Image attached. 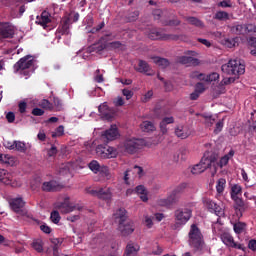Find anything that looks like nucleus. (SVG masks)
Segmentation results:
<instances>
[{"label":"nucleus","instance_id":"f257e3e1","mask_svg":"<svg viewBox=\"0 0 256 256\" xmlns=\"http://www.w3.org/2000/svg\"><path fill=\"white\" fill-rule=\"evenodd\" d=\"M225 156L217 152L212 153L210 156L204 155L200 163L194 165L190 171L192 175H201L207 169H211L212 177H215L217 173H223L225 169Z\"/></svg>","mask_w":256,"mask_h":256},{"label":"nucleus","instance_id":"f03ea898","mask_svg":"<svg viewBox=\"0 0 256 256\" xmlns=\"http://www.w3.org/2000/svg\"><path fill=\"white\" fill-rule=\"evenodd\" d=\"M227 75H232L231 77L226 76L225 84H233L236 80L239 79V76L244 75L245 73V64L240 59H231L227 63L226 68Z\"/></svg>","mask_w":256,"mask_h":256},{"label":"nucleus","instance_id":"7ed1b4c3","mask_svg":"<svg viewBox=\"0 0 256 256\" xmlns=\"http://www.w3.org/2000/svg\"><path fill=\"white\" fill-rule=\"evenodd\" d=\"M114 221L118 223V231L124 236L131 235L135 231L133 222L127 218V211L124 208H120L114 213Z\"/></svg>","mask_w":256,"mask_h":256},{"label":"nucleus","instance_id":"20e7f679","mask_svg":"<svg viewBox=\"0 0 256 256\" xmlns=\"http://www.w3.org/2000/svg\"><path fill=\"white\" fill-rule=\"evenodd\" d=\"M188 243L195 251H202L205 247V241H203V234L197 225L192 224L188 233Z\"/></svg>","mask_w":256,"mask_h":256},{"label":"nucleus","instance_id":"39448f33","mask_svg":"<svg viewBox=\"0 0 256 256\" xmlns=\"http://www.w3.org/2000/svg\"><path fill=\"white\" fill-rule=\"evenodd\" d=\"M145 145L144 139H137V138H128L124 141V143L118 146L119 153H137L139 149H143Z\"/></svg>","mask_w":256,"mask_h":256},{"label":"nucleus","instance_id":"423d86ee","mask_svg":"<svg viewBox=\"0 0 256 256\" xmlns=\"http://www.w3.org/2000/svg\"><path fill=\"white\" fill-rule=\"evenodd\" d=\"M33 63V56L23 57L14 65V71L15 73L23 75L27 79V77L31 75V68L33 67Z\"/></svg>","mask_w":256,"mask_h":256},{"label":"nucleus","instance_id":"0eeeda50","mask_svg":"<svg viewBox=\"0 0 256 256\" xmlns=\"http://www.w3.org/2000/svg\"><path fill=\"white\" fill-rule=\"evenodd\" d=\"M96 154L101 159H115L119 155V148L115 149L111 146L98 145L96 147Z\"/></svg>","mask_w":256,"mask_h":256},{"label":"nucleus","instance_id":"6e6552de","mask_svg":"<svg viewBox=\"0 0 256 256\" xmlns=\"http://www.w3.org/2000/svg\"><path fill=\"white\" fill-rule=\"evenodd\" d=\"M149 39L160 41H179V36L175 34H166L165 32L157 29L150 30L148 34Z\"/></svg>","mask_w":256,"mask_h":256},{"label":"nucleus","instance_id":"1a4fd4ad","mask_svg":"<svg viewBox=\"0 0 256 256\" xmlns=\"http://www.w3.org/2000/svg\"><path fill=\"white\" fill-rule=\"evenodd\" d=\"M203 204L209 211L214 212L217 217H225V206L223 205V201H221V205H217L213 200L204 198Z\"/></svg>","mask_w":256,"mask_h":256},{"label":"nucleus","instance_id":"9d476101","mask_svg":"<svg viewBox=\"0 0 256 256\" xmlns=\"http://www.w3.org/2000/svg\"><path fill=\"white\" fill-rule=\"evenodd\" d=\"M175 219L179 225H185L191 219L193 210L190 208H179L174 212Z\"/></svg>","mask_w":256,"mask_h":256},{"label":"nucleus","instance_id":"9b49d317","mask_svg":"<svg viewBox=\"0 0 256 256\" xmlns=\"http://www.w3.org/2000/svg\"><path fill=\"white\" fill-rule=\"evenodd\" d=\"M10 207L15 211V213H17L21 217H27V218L30 217L29 212L23 209V207H25V201H23V198L21 197L13 198L10 201Z\"/></svg>","mask_w":256,"mask_h":256},{"label":"nucleus","instance_id":"f8f14e48","mask_svg":"<svg viewBox=\"0 0 256 256\" xmlns=\"http://www.w3.org/2000/svg\"><path fill=\"white\" fill-rule=\"evenodd\" d=\"M57 209H59V211H61L62 213H72V211H75L77 209V211H81V209H83V207L79 206V205H75L73 203H71L69 201V197L65 196L63 199V202H58L56 204Z\"/></svg>","mask_w":256,"mask_h":256},{"label":"nucleus","instance_id":"ddd939ff","mask_svg":"<svg viewBox=\"0 0 256 256\" xmlns=\"http://www.w3.org/2000/svg\"><path fill=\"white\" fill-rule=\"evenodd\" d=\"M0 183L11 185V187H21L23 185L20 180H13V174L5 169H0Z\"/></svg>","mask_w":256,"mask_h":256},{"label":"nucleus","instance_id":"4468645a","mask_svg":"<svg viewBox=\"0 0 256 256\" xmlns=\"http://www.w3.org/2000/svg\"><path fill=\"white\" fill-rule=\"evenodd\" d=\"M91 195L94 197H98V199H102L103 201H111L113 199V189L111 188H101L99 190H91Z\"/></svg>","mask_w":256,"mask_h":256},{"label":"nucleus","instance_id":"2eb2a0df","mask_svg":"<svg viewBox=\"0 0 256 256\" xmlns=\"http://www.w3.org/2000/svg\"><path fill=\"white\" fill-rule=\"evenodd\" d=\"M133 177H143V168L134 166L133 168L126 170L124 172V181L126 185L130 184L129 180L133 179Z\"/></svg>","mask_w":256,"mask_h":256},{"label":"nucleus","instance_id":"dca6fc26","mask_svg":"<svg viewBox=\"0 0 256 256\" xmlns=\"http://www.w3.org/2000/svg\"><path fill=\"white\" fill-rule=\"evenodd\" d=\"M98 111L102 119H104L105 121H111V119L115 117V110L109 108V106L107 105V102H104L103 104H101L98 107Z\"/></svg>","mask_w":256,"mask_h":256},{"label":"nucleus","instance_id":"f3484780","mask_svg":"<svg viewBox=\"0 0 256 256\" xmlns=\"http://www.w3.org/2000/svg\"><path fill=\"white\" fill-rule=\"evenodd\" d=\"M224 219L225 217H218L217 222L213 224V231L220 237L222 243H225V225L223 224Z\"/></svg>","mask_w":256,"mask_h":256},{"label":"nucleus","instance_id":"a211bd4d","mask_svg":"<svg viewBox=\"0 0 256 256\" xmlns=\"http://www.w3.org/2000/svg\"><path fill=\"white\" fill-rule=\"evenodd\" d=\"M103 141H115V139H119V129H117L116 125H112L108 130H106L102 134Z\"/></svg>","mask_w":256,"mask_h":256},{"label":"nucleus","instance_id":"6ab92c4d","mask_svg":"<svg viewBox=\"0 0 256 256\" xmlns=\"http://www.w3.org/2000/svg\"><path fill=\"white\" fill-rule=\"evenodd\" d=\"M73 171H75V163L73 162L61 164L59 168V174L62 177H73Z\"/></svg>","mask_w":256,"mask_h":256},{"label":"nucleus","instance_id":"aec40b11","mask_svg":"<svg viewBox=\"0 0 256 256\" xmlns=\"http://www.w3.org/2000/svg\"><path fill=\"white\" fill-rule=\"evenodd\" d=\"M137 193V195H139L141 201H143L144 203H147L149 201V196H148V191L147 188H145V186L143 185H139L135 188V190H127V195H131L132 193Z\"/></svg>","mask_w":256,"mask_h":256},{"label":"nucleus","instance_id":"412c9836","mask_svg":"<svg viewBox=\"0 0 256 256\" xmlns=\"http://www.w3.org/2000/svg\"><path fill=\"white\" fill-rule=\"evenodd\" d=\"M241 193H242V188H241L240 185L235 184V185L232 186V188H231V197L239 207L244 206L243 200L240 199Z\"/></svg>","mask_w":256,"mask_h":256},{"label":"nucleus","instance_id":"4be33fe9","mask_svg":"<svg viewBox=\"0 0 256 256\" xmlns=\"http://www.w3.org/2000/svg\"><path fill=\"white\" fill-rule=\"evenodd\" d=\"M88 167L90 170H92L94 173H99V171H101L102 173H104L105 177H107V179H109L110 175H109V168L107 167H101V164H99L97 162V160H92L89 164Z\"/></svg>","mask_w":256,"mask_h":256},{"label":"nucleus","instance_id":"5701e85b","mask_svg":"<svg viewBox=\"0 0 256 256\" xmlns=\"http://www.w3.org/2000/svg\"><path fill=\"white\" fill-rule=\"evenodd\" d=\"M0 35L4 39H11L15 35V30L9 23H4L0 26Z\"/></svg>","mask_w":256,"mask_h":256},{"label":"nucleus","instance_id":"b1692460","mask_svg":"<svg viewBox=\"0 0 256 256\" xmlns=\"http://www.w3.org/2000/svg\"><path fill=\"white\" fill-rule=\"evenodd\" d=\"M175 135L179 139H187L191 135V129H189V126L178 125L175 128Z\"/></svg>","mask_w":256,"mask_h":256},{"label":"nucleus","instance_id":"393cba45","mask_svg":"<svg viewBox=\"0 0 256 256\" xmlns=\"http://www.w3.org/2000/svg\"><path fill=\"white\" fill-rule=\"evenodd\" d=\"M225 245L229 249H235V250H244V247L242 244L236 242L233 238V236L226 233L225 235Z\"/></svg>","mask_w":256,"mask_h":256},{"label":"nucleus","instance_id":"a878e982","mask_svg":"<svg viewBox=\"0 0 256 256\" xmlns=\"http://www.w3.org/2000/svg\"><path fill=\"white\" fill-rule=\"evenodd\" d=\"M59 189H63V186L55 180L44 182L42 184V190L46 192L59 191Z\"/></svg>","mask_w":256,"mask_h":256},{"label":"nucleus","instance_id":"bb28decb","mask_svg":"<svg viewBox=\"0 0 256 256\" xmlns=\"http://www.w3.org/2000/svg\"><path fill=\"white\" fill-rule=\"evenodd\" d=\"M216 191H217V199H219V201H224L225 196H223V193H225V178H220L218 179V181L216 182Z\"/></svg>","mask_w":256,"mask_h":256},{"label":"nucleus","instance_id":"cd10ccee","mask_svg":"<svg viewBox=\"0 0 256 256\" xmlns=\"http://www.w3.org/2000/svg\"><path fill=\"white\" fill-rule=\"evenodd\" d=\"M139 249H141L139 244L135 242H129L126 246L124 256H137V253H139Z\"/></svg>","mask_w":256,"mask_h":256},{"label":"nucleus","instance_id":"c85d7f7f","mask_svg":"<svg viewBox=\"0 0 256 256\" xmlns=\"http://www.w3.org/2000/svg\"><path fill=\"white\" fill-rule=\"evenodd\" d=\"M192 77H197L200 81H206V83H213V81H217V79H219V74L214 72L204 76L203 74L193 73Z\"/></svg>","mask_w":256,"mask_h":256},{"label":"nucleus","instance_id":"c756f323","mask_svg":"<svg viewBox=\"0 0 256 256\" xmlns=\"http://www.w3.org/2000/svg\"><path fill=\"white\" fill-rule=\"evenodd\" d=\"M36 23H38V25H41L45 29V27H47V24L51 23V15H49V12H42L41 16L36 18Z\"/></svg>","mask_w":256,"mask_h":256},{"label":"nucleus","instance_id":"7c9ffc66","mask_svg":"<svg viewBox=\"0 0 256 256\" xmlns=\"http://www.w3.org/2000/svg\"><path fill=\"white\" fill-rule=\"evenodd\" d=\"M0 163L13 167V165H15V157L9 154H0Z\"/></svg>","mask_w":256,"mask_h":256},{"label":"nucleus","instance_id":"2f4dec72","mask_svg":"<svg viewBox=\"0 0 256 256\" xmlns=\"http://www.w3.org/2000/svg\"><path fill=\"white\" fill-rule=\"evenodd\" d=\"M171 123H175V119L173 117H165L160 122V131L163 135L167 133V125H171Z\"/></svg>","mask_w":256,"mask_h":256},{"label":"nucleus","instance_id":"473e14b6","mask_svg":"<svg viewBox=\"0 0 256 256\" xmlns=\"http://www.w3.org/2000/svg\"><path fill=\"white\" fill-rule=\"evenodd\" d=\"M140 129L141 131H143L144 133H153V131H155V124L151 121H143L140 124Z\"/></svg>","mask_w":256,"mask_h":256},{"label":"nucleus","instance_id":"72a5a7b5","mask_svg":"<svg viewBox=\"0 0 256 256\" xmlns=\"http://www.w3.org/2000/svg\"><path fill=\"white\" fill-rule=\"evenodd\" d=\"M152 61L153 63H155V65H158L160 69H166V67H169V60L165 58L155 56V57H152Z\"/></svg>","mask_w":256,"mask_h":256},{"label":"nucleus","instance_id":"f704fd0d","mask_svg":"<svg viewBox=\"0 0 256 256\" xmlns=\"http://www.w3.org/2000/svg\"><path fill=\"white\" fill-rule=\"evenodd\" d=\"M236 30L240 33V34H244V33H249V32H256V27L252 24H248V25H238L236 27Z\"/></svg>","mask_w":256,"mask_h":256},{"label":"nucleus","instance_id":"c9c22d12","mask_svg":"<svg viewBox=\"0 0 256 256\" xmlns=\"http://www.w3.org/2000/svg\"><path fill=\"white\" fill-rule=\"evenodd\" d=\"M179 62L182 63V65H189L191 63L192 64L199 63V60L191 56H181L179 58Z\"/></svg>","mask_w":256,"mask_h":256},{"label":"nucleus","instance_id":"e433bc0d","mask_svg":"<svg viewBox=\"0 0 256 256\" xmlns=\"http://www.w3.org/2000/svg\"><path fill=\"white\" fill-rule=\"evenodd\" d=\"M138 71L139 73H148V71H151V67L146 61L140 60L138 64Z\"/></svg>","mask_w":256,"mask_h":256},{"label":"nucleus","instance_id":"4c0bfd02","mask_svg":"<svg viewBox=\"0 0 256 256\" xmlns=\"http://www.w3.org/2000/svg\"><path fill=\"white\" fill-rule=\"evenodd\" d=\"M179 193H181V188L177 187L169 194L168 199L170 202H172V205H174V203H177V195H179Z\"/></svg>","mask_w":256,"mask_h":256},{"label":"nucleus","instance_id":"58836bf2","mask_svg":"<svg viewBox=\"0 0 256 256\" xmlns=\"http://www.w3.org/2000/svg\"><path fill=\"white\" fill-rule=\"evenodd\" d=\"M14 149L20 151V153H25V151H27V144L21 141H14Z\"/></svg>","mask_w":256,"mask_h":256},{"label":"nucleus","instance_id":"ea45409f","mask_svg":"<svg viewBox=\"0 0 256 256\" xmlns=\"http://www.w3.org/2000/svg\"><path fill=\"white\" fill-rule=\"evenodd\" d=\"M39 107H42V109H47L48 111H53V104L49 102L47 99H43L39 102Z\"/></svg>","mask_w":256,"mask_h":256},{"label":"nucleus","instance_id":"a19ab883","mask_svg":"<svg viewBox=\"0 0 256 256\" xmlns=\"http://www.w3.org/2000/svg\"><path fill=\"white\" fill-rule=\"evenodd\" d=\"M246 228V225L245 223H242V222H237L233 225V229H234V232L236 234H241L243 233V231L245 230Z\"/></svg>","mask_w":256,"mask_h":256},{"label":"nucleus","instance_id":"79ce46f5","mask_svg":"<svg viewBox=\"0 0 256 256\" xmlns=\"http://www.w3.org/2000/svg\"><path fill=\"white\" fill-rule=\"evenodd\" d=\"M57 35H69V24L67 22L58 28Z\"/></svg>","mask_w":256,"mask_h":256},{"label":"nucleus","instance_id":"37998d69","mask_svg":"<svg viewBox=\"0 0 256 256\" xmlns=\"http://www.w3.org/2000/svg\"><path fill=\"white\" fill-rule=\"evenodd\" d=\"M65 135V127L63 125H60L54 132H52V137H63Z\"/></svg>","mask_w":256,"mask_h":256},{"label":"nucleus","instance_id":"c03bdc74","mask_svg":"<svg viewBox=\"0 0 256 256\" xmlns=\"http://www.w3.org/2000/svg\"><path fill=\"white\" fill-rule=\"evenodd\" d=\"M186 21H188L190 25H195L196 27H203V22L195 17H187Z\"/></svg>","mask_w":256,"mask_h":256},{"label":"nucleus","instance_id":"a18cd8bd","mask_svg":"<svg viewBox=\"0 0 256 256\" xmlns=\"http://www.w3.org/2000/svg\"><path fill=\"white\" fill-rule=\"evenodd\" d=\"M53 103H54V107H53L54 111H63V101H61V99L54 98Z\"/></svg>","mask_w":256,"mask_h":256},{"label":"nucleus","instance_id":"49530a36","mask_svg":"<svg viewBox=\"0 0 256 256\" xmlns=\"http://www.w3.org/2000/svg\"><path fill=\"white\" fill-rule=\"evenodd\" d=\"M217 123V116H206L205 117V125L208 127H213Z\"/></svg>","mask_w":256,"mask_h":256},{"label":"nucleus","instance_id":"de8ad7c7","mask_svg":"<svg viewBox=\"0 0 256 256\" xmlns=\"http://www.w3.org/2000/svg\"><path fill=\"white\" fill-rule=\"evenodd\" d=\"M143 223H144L145 227H147V229H151L153 227V217H151L149 215H145Z\"/></svg>","mask_w":256,"mask_h":256},{"label":"nucleus","instance_id":"09e8293b","mask_svg":"<svg viewBox=\"0 0 256 256\" xmlns=\"http://www.w3.org/2000/svg\"><path fill=\"white\" fill-rule=\"evenodd\" d=\"M224 125H225V123L223 122V118L216 121L214 133H216V134L221 133V131H223Z\"/></svg>","mask_w":256,"mask_h":256},{"label":"nucleus","instance_id":"8fccbe9b","mask_svg":"<svg viewBox=\"0 0 256 256\" xmlns=\"http://www.w3.org/2000/svg\"><path fill=\"white\" fill-rule=\"evenodd\" d=\"M32 247L33 249H35V251H37L38 253H43V243H41V241H34L32 243Z\"/></svg>","mask_w":256,"mask_h":256},{"label":"nucleus","instance_id":"3c124183","mask_svg":"<svg viewBox=\"0 0 256 256\" xmlns=\"http://www.w3.org/2000/svg\"><path fill=\"white\" fill-rule=\"evenodd\" d=\"M30 187L33 191H35V189H39V187H41V178H36L32 180L30 183Z\"/></svg>","mask_w":256,"mask_h":256},{"label":"nucleus","instance_id":"603ef678","mask_svg":"<svg viewBox=\"0 0 256 256\" xmlns=\"http://www.w3.org/2000/svg\"><path fill=\"white\" fill-rule=\"evenodd\" d=\"M158 204L161 206V207H171L172 202L171 200H169V198H162L158 201Z\"/></svg>","mask_w":256,"mask_h":256},{"label":"nucleus","instance_id":"864d4df0","mask_svg":"<svg viewBox=\"0 0 256 256\" xmlns=\"http://www.w3.org/2000/svg\"><path fill=\"white\" fill-rule=\"evenodd\" d=\"M50 219L52 221V223H59V221H61V216L59 215V213L57 211H53L50 215Z\"/></svg>","mask_w":256,"mask_h":256},{"label":"nucleus","instance_id":"5fc2aeb1","mask_svg":"<svg viewBox=\"0 0 256 256\" xmlns=\"http://www.w3.org/2000/svg\"><path fill=\"white\" fill-rule=\"evenodd\" d=\"M32 115H35V117H41L42 115H45V111L41 108H34L32 110Z\"/></svg>","mask_w":256,"mask_h":256},{"label":"nucleus","instance_id":"6e6d98bb","mask_svg":"<svg viewBox=\"0 0 256 256\" xmlns=\"http://www.w3.org/2000/svg\"><path fill=\"white\" fill-rule=\"evenodd\" d=\"M139 18V11H134L128 15V21H137Z\"/></svg>","mask_w":256,"mask_h":256},{"label":"nucleus","instance_id":"4d7b16f0","mask_svg":"<svg viewBox=\"0 0 256 256\" xmlns=\"http://www.w3.org/2000/svg\"><path fill=\"white\" fill-rule=\"evenodd\" d=\"M195 91L198 92L200 95L201 93H204L205 92V84L203 83H197L196 86H195Z\"/></svg>","mask_w":256,"mask_h":256},{"label":"nucleus","instance_id":"13d9d810","mask_svg":"<svg viewBox=\"0 0 256 256\" xmlns=\"http://www.w3.org/2000/svg\"><path fill=\"white\" fill-rule=\"evenodd\" d=\"M47 155L48 157H55V155H57V147L55 145L51 146L47 151Z\"/></svg>","mask_w":256,"mask_h":256},{"label":"nucleus","instance_id":"bf43d9fd","mask_svg":"<svg viewBox=\"0 0 256 256\" xmlns=\"http://www.w3.org/2000/svg\"><path fill=\"white\" fill-rule=\"evenodd\" d=\"M151 97H153V91L149 90V91L142 97L143 103H147L148 101H150V100H151Z\"/></svg>","mask_w":256,"mask_h":256},{"label":"nucleus","instance_id":"052dcab7","mask_svg":"<svg viewBox=\"0 0 256 256\" xmlns=\"http://www.w3.org/2000/svg\"><path fill=\"white\" fill-rule=\"evenodd\" d=\"M114 104H115L116 107H123V105H125V101H123V98L117 97L114 100Z\"/></svg>","mask_w":256,"mask_h":256},{"label":"nucleus","instance_id":"680f3d73","mask_svg":"<svg viewBox=\"0 0 256 256\" xmlns=\"http://www.w3.org/2000/svg\"><path fill=\"white\" fill-rule=\"evenodd\" d=\"M250 45L252 47L251 54L256 57V38L251 40Z\"/></svg>","mask_w":256,"mask_h":256},{"label":"nucleus","instance_id":"e2e57ef3","mask_svg":"<svg viewBox=\"0 0 256 256\" xmlns=\"http://www.w3.org/2000/svg\"><path fill=\"white\" fill-rule=\"evenodd\" d=\"M236 45L235 39H227L225 41V46L228 48H233Z\"/></svg>","mask_w":256,"mask_h":256},{"label":"nucleus","instance_id":"0e129e2a","mask_svg":"<svg viewBox=\"0 0 256 256\" xmlns=\"http://www.w3.org/2000/svg\"><path fill=\"white\" fill-rule=\"evenodd\" d=\"M124 97H126L127 100L131 99L133 97V92L131 90L124 89L122 91Z\"/></svg>","mask_w":256,"mask_h":256},{"label":"nucleus","instance_id":"69168bd1","mask_svg":"<svg viewBox=\"0 0 256 256\" xmlns=\"http://www.w3.org/2000/svg\"><path fill=\"white\" fill-rule=\"evenodd\" d=\"M6 119H7L8 123H13V121H15V113L9 112L6 115Z\"/></svg>","mask_w":256,"mask_h":256},{"label":"nucleus","instance_id":"338daca9","mask_svg":"<svg viewBox=\"0 0 256 256\" xmlns=\"http://www.w3.org/2000/svg\"><path fill=\"white\" fill-rule=\"evenodd\" d=\"M4 147H6V149H15V141L13 142L5 141Z\"/></svg>","mask_w":256,"mask_h":256},{"label":"nucleus","instance_id":"774afa93","mask_svg":"<svg viewBox=\"0 0 256 256\" xmlns=\"http://www.w3.org/2000/svg\"><path fill=\"white\" fill-rule=\"evenodd\" d=\"M248 248L252 251H256V240H250Z\"/></svg>","mask_w":256,"mask_h":256}]
</instances>
